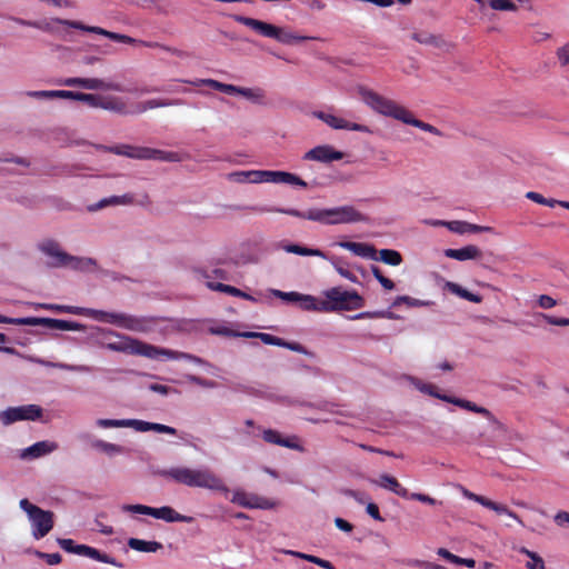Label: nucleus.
Returning a JSON list of instances; mask_svg holds the SVG:
<instances>
[{"label":"nucleus","instance_id":"1","mask_svg":"<svg viewBox=\"0 0 569 569\" xmlns=\"http://www.w3.org/2000/svg\"><path fill=\"white\" fill-rule=\"evenodd\" d=\"M252 212L257 213H283L301 219H308L325 224H339L351 223L359 221H367L368 218L359 212L352 206H342L332 209H310L308 211H299L297 209H284L267 206H253L249 208Z\"/></svg>","mask_w":569,"mask_h":569},{"label":"nucleus","instance_id":"2","mask_svg":"<svg viewBox=\"0 0 569 569\" xmlns=\"http://www.w3.org/2000/svg\"><path fill=\"white\" fill-rule=\"evenodd\" d=\"M358 93L361 98V100L375 112L389 117L392 119H396L398 121H401L406 124L413 126L416 128H419L423 131L430 132L436 136H440L439 129L433 127L432 124H429L427 122H423L419 119H416L411 111H409L403 106L399 104L392 99H389L387 97H383L379 94L378 92L368 89L366 87H359Z\"/></svg>","mask_w":569,"mask_h":569},{"label":"nucleus","instance_id":"3","mask_svg":"<svg viewBox=\"0 0 569 569\" xmlns=\"http://www.w3.org/2000/svg\"><path fill=\"white\" fill-rule=\"evenodd\" d=\"M163 479L190 488H203L212 491L228 492L229 489L223 480L209 468H190L177 466L157 471Z\"/></svg>","mask_w":569,"mask_h":569},{"label":"nucleus","instance_id":"4","mask_svg":"<svg viewBox=\"0 0 569 569\" xmlns=\"http://www.w3.org/2000/svg\"><path fill=\"white\" fill-rule=\"evenodd\" d=\"M107 349L117 352H123L128 355L142 356L149 359H158L159 357H166L169 360L187 359L190 361L199 362L200 359L180 351L171 349L160 348L147 342L140 341L131 337H119L118 341L108 342Z\"/></svg>","mask_w":569,"mask_h":569},{"label":"nucleus","instance_id":"5","mask_svg":"<svg viewBox=\"0 0 569 569\" xmlns=\"http://www.w3.org/2000/svg\"><path fill=\"white\" fill-rule=\"evenodd\" d=\"M97 150L124 156L138 160H158L163 162H181L183 157L179 152L166 151L149 147H138L131 144L103 146L97 144Z\"/></svg>","mask_w":569,"mask_h":569},{"label":"nucleus","instance_id":"6","mask_svg":"<svg viewBox=\"0 0 569 569\" xmlns=\"http://www.w3.org/2000/svg\"><path fill=\"white\" fill-rule=\"evenodd\" d=\"M321 312L350 311L365 306V299L355 290H343L335 287L323 292Z\"/></svg>","mask_w":569,"mask_h":569},{"label":"nucleus","instance_id":"7","mask_svg":"<svg viewBox=\"0 0 569 569\" xmlns=\"http://www.w3.org/2000/svg\"><path fill=\"white\" fill-rule=\"evenodd\" d=\"M233 20L252 29L253 31L266 38L274 39L283 44H292L295 42L313 39L312 37L297 36L290 31H287L283 28L244 16L236 14L233 16Z\"/></svg>","mask_w":569,"mask_h":569},{"label":"nucleus","instance_id":"8","mask_svg":"<svg viewBox=\"0 0 569 569\" xmlns=\"http://www.w3.org/2000/svg\"><path fill=\"white\" fill-rule=\"evenodd\" d=\"M20 508L28 515L32 526V536L39 540L46 537L53 528L54 515L31 503L28 499L20 500Z\"/></svg>","mask_w":569,"mask_h":569},{"label":"nucleus","instance_id":"9","mask_svg":"<svg viewBox=\"0 0 569 569\" xmlns=\"http://www.w3.org/2000/svg\"><path fill=\"white\" fill-rule=\"evenodd\" d=\"M40 250L54 259L52 267H69L74 270H84L96 262L91 258H79L61 250L60 244L54 240H46L40 244Z\"/></svg>","mask_w":569,"mask_h":569},{"label":"nucleus","instance_id":"10","mask_svg":"<svg viewBox=\"0 0 569 569\" xmlns=\"http://www.w3.org/2000/svg\"><path fill=\"white\" fill-rule=\"evenodd\" d=\"M89 315L96 320L112 323L131 331L147 332L150 330V321L146 318L101 310H89Z\"/></svg>","mask_w":569,"mask_h":569},{"label":"nucleus","instance_id":"11","mask_svg":"<svg viewBox=\"0 0 569 569\" xmlns=\"http://www.w3.org/2000/svg\"><path fill=\"white\" fill-rule=\"evenodd\" d=\"M124 511L140 513L146 516H151L156 519H161L167 522H187L190 523L193 521V518L190 516H184L177 512L173 508L169 506H163L160 508H153L144 505H126L123 506Z\"/></svg>","mask_w":569,"mask_h":569},{"label":"nucleus","instance_id":"12","mask_svg":"<svg viewBox=\"0 0 569 569\" xmlns=\"http://www.w3.org/2000/svg\"><path fill=\"white\" fill-rule=\"evenodd\" d=\"M58 543L64 551L69 553L88 557L99 562L109 563L118 568L123 567L121 562H119L116 558L109 556L108 553L101 552L100 550L87 545H77L72 539H58Z\"/></svg>","mask_w":569,"mask_h":569},{"label":"nucleus","instance_id":"13","mask_svg":"<svg viewBox=\"0 0 569 569\" xmlns=\"http://www.w3.org/2000/svg\"><path fill=\"white\" fill-rule=\"evenodd\" d=\"M60 84L67 87H79L86 90H111L118 92H134V90L132 89L123 88L120 83L107 82L98 78L72 77L64 79L60 82Z\"/></svg>","mask_w":569,"mask_h":569},{"label":"nucleus","instance_id":"14","mask_svg":"<svg viewBox=\"0 0 569 569\" xmlns=\"http://www.w3.org/2000/svg\"><path fill=\"white\" fill-rule=\"evenodd\" d=\"M42 416V408L37 405H27L8 408L0 413L3 425H11L19 420H37Z\"/></svg>","mask_w":569,"mask_h":569},{"label":"nucleus","instance_id":"15","mask_svg":"<svg viewBox=\"0 0 569 569\" xmlns=\"http://www.w3.org/2000/svg\"><path fill=\"white\" fill-rule=\"evenodd\" d=\"M231 502L249 509H272L274 502L268 498L258 496L256 493H248L244 491L237 490L233 492Z\"/></svg>","mask_w":569,"mask_h":569},{"label":"nucleus","instance_id":"16","mask_svg":"<svg viewBox=\"0 0 569 569\" xmlns=\"http://www.w3.org/2000/svg\"><path fill=\"white\" fill-rule=\"evenodd\" d=\"M318 119L322 120L325 123H327L329 127L336 130H351V131H358V132H365V133H371V129L361 123L350 122L343 118L333 116L331 113H327L323 111H317L313 113Z\"/></svg>","mask_w":569,"mask_h":569},{"label":"nucleus","instance_id":"17","mask_svg":"<svg viewBox=\"0 0 569 569\" xmlns=\"http://www.w3.org/2000/svg\"><path fill=\"white\" fill-rule=\"evenodd\" d=\"M345 153L336 150L332 146L322 144L310 149L305 153V160L318 161L322 163H330L332 161L341 160Z\"/></svg>","mask_w":569,"mask_h":569},{"label":"nucleus","instance_id":"18","mask_svg":"<svg viewBox=\"0 0 569 569\" xmlns=\"http://www.w3.org/2000/svg\"><path fill=\"white\" fill-rule=\"evenodd\" d=\"M463 496L490 510H493L495 512H497L498 515H507L511 518H513L518 523H520L521 526H523V522L522 520L520 519V517L513 512L512 510H510L507 506L502 505V503H498V502H495L490 499H488L487 497L485 496H481V495H477V493H473L469 490H465L463 491Z\"/></svg>","mask_w":569,"mask_h":569},{"label":"nucleus","instance_id":"19","mask_svg":"<svg viewBox=\"0 0 569 569\" xmlns=\"http://www.w3.org/2000/svg\"><path fill=\"white\" fill-rule=\"evenodd\" d=\"M21 322H24V326H43L49 329H57L63 331H73L79 330L80 328V325L77 322L52 318L26 317Z\"/></svg>","mask_w":569,"mask_h":569},{"label":"nucleus","instance_id":"20","mask_svg":"<svg viewBox=\"0 0 569 569\" xmlns=\"http://www.w3.org/2000/svg\"><path fill=\"white\" fill-rule=\"evenodd\" d=\"M261 182L288 183L302 188L307 187V182L299 176L286 171L262 170Z\"/></svg>","mask_w":569,"mask_h":569},{"label":"nucleus","instance_id":"21","mask_svg":"<svg viewBox=\"0 0 569 569\" xmlns=\"http://www.w3.org/2000/svg\"><path fill=\"white\" fill-rule=\"evenodd\" d=\"M262 438L268 443L286 447L289 449L301 450V447L297 442V437L284 438L280 432L273 429L263 430Z\"/></svg>","mask_w":569,"mask_h":569},{"label":"nucleus","instance_id":"22","mask_svg":"<svg viewBox=\"0 0 569 569\" xmlns=\"http://www.w3.org/2000/svg\"><path fill=\"white\" fill-rule=\"evenodd\" d=\"M372 483L387 489L401 498H409V491L400 485L396 477L383 473L377 480H372Z\"/></svg>","mask_w":569,"mask_h":569},{"label":"nucleus","instance_id":"23","mask_svg":"<svg viewBox=\"0 0 569 569\" xmlns=\"http://www.w3.org/2000/svg\"><path fill=\"white\" fill-rule=\"evenodd\" d=\"M445 256L450 259L466 261L481 258L482 252L477 246L469 244L460 249H446Z\"/></svg>","mask_w":569,"mask_h":569},{"label":"nucleus","instance_id":"24","mask_svg":"<svg viewBox=\"0 0 569 569\" xmlns=\"http://www.w3.org/2000/svg\"><path fill=\"white\" fill-rule=\"evenodd\" d=\"M339 246L343 249L351 251L353 254L377 260V250L373 246L363 242L343 241Z\"/></svg>","mask_w":569,"mask_h":569},{"label":"nucleus","instance_id":"25","mask_svg":"<svg viewBox=\"0 0 569 569\" xmlns=\"http://www.w3.org/2000/svg\"><path fill=\"white\" fill-rule=\"evenodd\" d=\"M443 401L452 403L455 406H458L468 411L479 413V415L483 416L485 418H487L488 420H495L493 415L487 408L480 407L469 400L449 396V397H443Z\"/></svg>","mask_w":569,"mask_h":569},{"label":"nucleus","instance_id":"26","mask_svg":"<svg viewBox=\"0 0 569 569\" xmlns=\"http://www.w3.org/2000/svg\"><path fill=\"white\" fill-rule=\"evenodd\" d=\"M262 170H241L228 174L230 181L237 183H261Z\"/></svg>","mask_w":569,"mask_h":569},{"label":"nucleus","instance_id":"27","mask_svg":"<svg viewBox=\"0 0 569 569\" xmlns=\"http://www.w3.org/2000/svg\"><path fill=\"white\" fill-rule=\"evenodd\" d=\"M131 427H133L137 431H140V432L153 430V431H157L160 433H168V435L177 433V430L170 426L154 423V422H148V421H143V420L131 419Z\"/></svg>","mask_w":569,"mask_h":569},{"label":"nucleus","instance_id":"28","mask_svg":"<svg viewBox=\"0 0 569 569\" xmlns=\"http://www.w3.org/2000/svg\"><path fill=\"white\" fill-rule=\"evenodd\" d=\"M57 443L49 442V441H39L27 448L22 457L23 458H39L41 456H44L47 453H50L57 449Z\"/></svg>","mask_w":569,"mask_h":569},{"label":"nucleus","instance_id":"29","mask_svg":"<svg viewBox=\"0 0 569 569\" xmlns=\"http://www.w3.org/2000/svg\"><path fill=\"white\" fill-rule=\"evenodd\" d=\"M133 196L132 194H122V196H111L109 198L101 199L98 203H96L93 207L90 208V210H99L103 209L108 206H127L133 203Z\"/></svg>","mask_w":569,"mask_h":569},{"label":"nucleus","instance_id":"30","mask_svg":"<svg viewBox=\"0 0 569 569\" xmlns=\"http://www.w3.org/2000/svg\"><path fill=\"white\" fill-rule=\"evenodd\" d=\"M411 38L421 44L433 46L436 48H442L446 46V41L442 37L429 33L427 31L415 32L412 33Z\"/></svg>","mask_w":569,"mask_h":569},{"label":"nucleus","instance_id":"31","mask_svg":"<svg viewBox=\"0 0 569 569\" xmlns=\"http://www.w3.org/2000/svg\"><path fill=\"white\" fill-rule=\"evenodd\" d=\"M128 546L140 552H157L162 549V545L158 541H146L138 538H130L128 540Z\"/></svg>","mask_w":569,"mask_h":569},{"label":"nucleus","instance_id":"32","mask_svg":"<svg viewBox=\"0 0 569 569\" xmlns=\"http://www.w3.org/2000/svg\"><path fill=\"white\" fill-rule=\"evenodd\" d=\"M446 288L451 293L457 295L458 297L466 299L470 302L480 303L482 301L481 296L468 291L467 289L462 288L460 284H458L456 282L448 281L446 283Z\"/></svg>","mask_w":569,"mask_h":569},{"label":"nucleus","instance_id":"33","mask_svg":"<svg viewBox=\"0 0 569 569\" xmlns=\"http://www.w3.org/2000/svg\"><path fill=\"white\" fill-rule=\"evenodd\" d=\"M99 108L119 113H126V103L117 97H101Z\"/></svg>","mask_w":569,"mask_h":569},{"label":"nucleus","instance_id":"34","mask_svg":"<svg viewBox=\"0 0 569 569\" xmlns=\"http://www.w3.org/2000/svg\"><path fill=\"white\" fill-rule=\"evenodd\" d=\"M208 286L210 289L216 290V291L224 292V293H228L233 297H241L243 299L253 300V298L250 295H248V293L241 291L240 289L232 287L230 284H224L221 282H214V283L209 282Z\"/></svg>","mask_w":569,"mask_h":569},{"label":"nucleus","instance_id":"35","mask_svg":"<svg viewBox=\"0 0 569 569\" xmlns=\"http://www.w3.org/2000/svg\"><path fill=\"white\" fill-rule=\"evenodd\" d=\"M377 260L393 267L401 264L403 261L401 253L393 249H381Z\"/></svg>","mask_w":569,"mask_h":569},{"label":"nucleus","instance_id":"36","mask_svg":"<svg viewBox=\"0 0 569 569\" xmlns=\"http://www.w3.org/2000/svg\"><path fill=\"white\" fill-rule=\"evenodd\" d=\"M86 31L87 32H92V33H97V34H101V36H104L113 41H118V42H123V43H131L133 42V39L126 36V34H120V33H116V32H111V31H108L106 29H102L100 27H90L89 28H86Z\"/></svg>","mask_w":569,"mask_h":569},{"label":"nucleus","instance_id":"37","mask_svg":"<svg viewBox=\"0 0 569 569\" xmlns=\"http://www.w3.org/2000/svg\"><path fill=\"white\" fill-rule=\"evenodd\" d=\"M519 552L530 559L526 563L527 569H546L543 559L537 552L531 551L526 547L519 548Z\"/></svg>","mask_w":569,"mask_h":569},{"label":"nucleus","instance_id":"38","mask_svg":"<svg viewBox=\"0 0 569 569\" xmlns=\"http://www.w3.org/2000/svg\"><path fill=\"white\" fill-rule=\"evenodd\" d=\"M199 83L206 84L214 90L224 92L227 94H238L240 88L233 84L222 83L213 79L200 80Z\"/></svg>","mask_w":569,"mask_h":569},{"label":"nucleus","instance_id":"39","mask_svg":"<svg viewBox=\"0 0 569 569\" xmlns=\"http://www.w3.org/2000/svg\"><path fill=\"white\" fill-rule=\"evenodd\" d=\"M284 250L289 253H295L299 256H313L325 258L326 254L319 249H311L307 247H302L299 244H287Z\"/></svg>","mask_w":569,"mask_h":569},{"label":"nucleus","instance_id":"40","mask_svg":"<svg viewBox=\"0 0 569 569\" xmlns=\"http://www.w3.org/2000/svg\"><path fill=\"white\" fill-rule=\"evenodd\" d=\"M525 0H490V8L496 11H517L518 4L516 2H523Z\"/></svg>","mask_w":569,"mask_h":569},{"label":"nucleus","instance_id":"41","mask_svg":"<svg viewBox=\"0 0 569 569\" xmlns=\"http://www.w3.org/2000/svg\"><path fill=\"white\" fill-rule=\"evenodd\" d=\"M176 104L172 101L168 100H160V99H151L144 102H141L137 106V109L134 112L141 113L149 109L160 108V107H169Z\"/></svg>","mask_w":569,"mask_h":569},{"label":"nucleus","instance_id":"42","mask_svg":"<svg viewBox=\"0 0 569 569\" xmlns=\"http://www.w3.org/2000/svg\"><path fill=\"white\" fill-rule=\"evenodd\" d=\"M244 337H256L259 338L263 343L270 345V346H278L281 347V345H284V340L282 338L264 333V332H246L243 335Z\"/></svg>","mask_w":569,"mask_h":569},{"label":"nucleus","instance_id":"43","mask_svg":"<svg viewBox=\"0 0 569 569\" xmlns=\"http://www.w3.org/2000/svg\"><path fill=\"white\" fill-rule=\"evenodd\" d=\"M299 305L302 310L321 312V300L316 299L313 296L302 295Z\"/></svg>","mask_w":569,"mask_h":569},{"label":"nucleus","instance_id":"44","mask_svg":"<svg viewBox=\"0 0 569 569\" xmlns=\"http://www.w3.org/2000/svg\"><path fill=\"white\" fill-rule=\"evenodd\" d=\"M92 447L108 455L121 453L123 451V448L121 446L110 443L103 440L93 441Z\"/></svg>","mask_w":569,"mask_h":569},{"label":"nucleus","instance_id":"45","mask_svg":"<svg viewBox=\"0 0 569 569\" xmlns=\"http://www.w3.org/2000/svg\"><path fill=\"white\" fill-rule=\"evenodd\" d=\"M97 425L101 428L131 427V419H98Z\"/></svg>","mask_w":569,"mask_h":569},{"label":"nucleus","instance_id":"46","mask_svg":"<svg viewBox=\"0 0 569 569\" xmlns=\"http://www.w3.org/2000/svg\"><path fill=\"white\" fill-rule=\"evenodd\" d=\"M371 272H372L373 277L379 281V283L386 290H393L395 289V282L392 280H390L389 278L385 277L379 267L371 266Z\"/></svg>","mask_w":569,"mask_h":569},{"label":"nucleus","instance_id":"47","mask_svg":"<svg viewBox=\"0 0 569 569\" xmlns=\"http://www.w3.org/2000/svg\"><path fill=\"white\" fill-rule=\"evenodd\" d=\"M100 98L98 94L77 92L74 100L82 101L91 108H99Z\"/></svg>","mask_w":569,"mask_h":569},{"label":"nucleus","instance_id":"48","mask_svg":"<svg viewBox=\"0 0 569 569\" xmlns=\"http://www.w3.org/2000/svg\"><path fill=\"white\" fill-rule=\"evenodd\" d=\"M238 94L244 97L248 100L258 101L264 97L263 91L261 89H251V88H239Z\"/></svg>","mask_w":569,"mask_h":569},{"label":"nucleus","instance_id":"49","mask_svg":"<svg viewBox=\"0 0 569 569\" xmlns=\"http://www.w3.org/2000/svg\"><path fill=\"white\" fill-rule=\"evenodd\" d=\"M38 307L47 309V310H56V311H60V312H69V313H74V315L80 313V308H77V307H67V306L47 305V303L38 305Z\"/></svg>","mask_w":569,"mask_h":569},{"label":"nucleus","instance_id":"50","mask_svg":"<svg viewBox=\"0 0 569 569\" xmlns=\"http://www.w3.org/2000/svg\"><path fill=\"white\" fill-rule=\"evenodd\" d=\"M36 555H37V557L46 560V562L49 566H56V565H59L62 561V557L58 552L46 553V552H42V551H36Z\"/></svg>","mask_w":569,"mask_h":569},{"label":"nucleus","instance_id":"51","mask_svg":"<svg viewBox=\"0 0 569 569\" xmlns=\"http://www.w3.org/2000/svg\"><path fill=\"white\" fill-rule=\"evenodd\" d=\"M272 292L276 297L289 302H299L302 296V293L296 291L284 292L280 290H273Z\"/></svg>","mask_w":569,"mask_h":569},{"label":"nucleus","instance_id":"52","mask_svg":"<svg viewBox=\"0 0 569 569\" xmlns=\"http://www.w3.org/2000/svg\"><path fill=\"white\" fill-rule=\"evenodd\" d=\"M418 389L421 392L432 396L435 398H438L440 400H443V397H448L447 395H442V393L438 392V388L432 383H421L418 386Z\"/></svg>","mask_w":569,"mask_h":569},{"label":"nucleus","instance_id":"53","mask_svg":"<svg viewBox=\"0 0 569 569\" xmlns=\"http://www.w3.org/2000/svg\"><path fill=\"white\" fill-rule=\"evenodd\" d=\"M539 317L545 319L549 325L565 327L569 326V318H557L547 313H539Z\"/></svg>","mask_w":569,"mask_h":569},{"label":"nucleus","instance_id":"54","mask_svg":"<svg viewBox=\"0 0 569 569\" xmlns=\"http://www.w3.org/2000/svg\"><path fill=\"white\" fill-rule=\"evenodd\" d=\"M556 54L562 67L569 66V41L562 47L558 48Z\"/></svg>","mask_w":569,"mask_h":569},{"label":"nucleus","instance_id":"55","mask_svg":"<svg viewBox=\"0 0 569 569\" xmlns=\"http://www.w3.org/2000/svg\"><path fill=\"white\" fill-rule=\"evenodd\" d=\"M306 561L312 562V563H315L321 568H325V569H336L335 566L330 561L319 558L317 556L308 555L306 557Z\"/></svg>","mask_w":569,"mask_h":569},{"label":"nucleus","instance_id":"56","mask_svg":"<svg viewBox=\"0 0 569 569\" xmlns=\"http://www.w3.org/2000/svg\"><path fill=\"white\" fill-rule=\"evenodd\" d=\"M189 380L203 388H214L217 382L210 379H204L198 376H190Z\"/></svg>","mask_w":569,"mask_h":569},{"label":"nucleus","instance_id":"57","mask_svg":"<svg viewBox=\"0 0 569 569\" xmlns=\"http://www.w3.org/2000/svg\"><path fill=\"white\" fill-rule=\"evenodd\" d=\"M408 499L417 500V501H420V502H423V503H428V505H436L437 503V500L433 499L432 497H430L428 495H425V493H418V492L409 493V498Z\"/></svg>","mask_w":569,"mask_h":569},{"label":"nucleus","instance_id":"58","mask_svg":"<svg viewBox=\"0 0 569 569\" xmlns=\"http://www.w3.org/2000/svg\"><path fill=\"white\" fill-rule=\"evenodd\" d=\"M538 305L542 309H550L557 305V301L548 295H541L538 299Z\"/></svg>","mask_w":569,"mask_h":569},{"label":"nucleus","instance_id":"59","mask_svg":"<svg viewBox=\"0 0 569 569\" xmlns=\"http://www.w3.org/2000/svg\"><path fill=\"white\" fill-rule=\"evenodd\" d=\"M76 91L69 90H51V99L52 98H61V99H76Z\"/></svg>","mask_w":569,"mask_h":569},{"label":"nucleus","instance_id":"60","mask_svg":"<svg viewBox=\"0 0 569 569\" xmlns=\"http://www.w3.org/2000/svg\"><path fill=\"white\" fill-rule=\"evenodd\" d=\"M447 227L457 233H465L467 232L466 222L462 221H450L447 223Z\"/></svg>","mask_w":569,"mask_h":569},{"label":"nucleus","instance_id":"61","mask_svg":"<svg viewBox=\"0 0 569 569\" xmlns=\"http://www.w3.org/2000/svg\"><path fill=\"white\" fill-rule=\"evenodd\" d=\"M366 510L367 513L371 516L375 520L383 521V519L380 516L379 507L376 503H368Z\"/></svg>","mask_w":569,"mask_h":569},{"label":"nucleus","instance_id":"62","mask_svg":"<svg viewBox=\"0 0 569 569\" xmlns=\"http://www.w3.org/2000/svg\"><path fill=\"white\" fill-rule=\"evenodd\" d=\"M281 347L287 348V349L292 350V351H296V352H299V353H305V355L309 353L306 350V348L302 345L298 343V342H289V341L284 340V345H281Z\"/></svg>","mask_w":569,"mask_h":569},{"label":"nucleus","instance_id":"63","mask_svg":"<svg viewBox=\"0 0 569 569\" xmlns=\"http://www.w3.org/2000/svg\"><path fill=\"white\" fill-rule=\"evenodd\" d=\"M555 522L560 527H563L567 523L569 525V512L568 511L557 512L555 516Z\"/></svg>","mask_w":569,"mask_h":569},{"label":"nucleus","instance_id":"64","mask_svg":"<svg viewBox=\"0 0 569 569\" xmlns=\"http://www.w3.org/2000/svg\"><path fill=\"white\" fill-rule=\"evenodd\" d=\"M335 525L337 526V528H339L340 530H342L345 532H351L353 529V526L342 518H336Z\"/></svg>","mask_w":569,"mask_h":569}]
</instances>
